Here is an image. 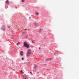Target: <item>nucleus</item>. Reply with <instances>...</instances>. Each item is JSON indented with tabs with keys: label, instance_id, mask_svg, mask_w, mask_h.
Instances as JSON below:
<instances>
[{
	"label": "nucleus",
	"instance_id": "11",
	"mask_svg": "<svg viewBox=\"0 0 79 79\" xmlns=\"http://www.w3.org/2000/svg\"><path fill=\"white\" fill-rule=\"evenodd\" d=\"M22 72H23V70H21L20 71V73H22Z\"/></svg>",
	"mask_w": 79,
	"mask_h": 79
},
{
	"label": "nucleus",
	"instance_id": "14",
	"mask_svg": "<svg viewBox=\"0 0 79 79\" xmlns=\"http://www.w3.org/2000/svg\"><path fill=\"white\" fill-rule=\"evenodd\" d=\"M34 43H35V42H33V44H34Z\"/></svg>",
	"mask_w": 79,
	"mask_h": 79
},
{
	"label": "nucleus",
	"instance_id": "8",
	"mask_svg": "<svg viewBox=\"0 0 79 79\" xmlns=\"http://www.w3.org/2000/svg\"><path fill=\"white\" fill-rule=\"evenodd\" d=\"M35 14L36 15H38L39 14V13H38L37 12H36Z\"/></svg>",
	"mask_w": 79,
	"mask_h": 79
},
{
	"label": "nucleus",
	"instance_id": "15",
	"mask_svg": "<svg viewBox=\"0 0 79 79\" xmlns=\"http://www.w3.org/2000/svg\"><path fill=\"white\" fill-rule=\"evenodd\" d=\"M24 79H27V78H26V77H25Z\"/></svg>",
	"mask_w": 79,
	"mask_h": 79
},
{
	"label": "nucleus",
	"instance_id": "6",
	"mask_svg": "<svg viewBox=\"0 0 79 79\" xmlns=\"http://www.w3.org/2000/svg\"><path fill=\"white\" fill-rule=\"evenodd\" d=\"M16 45H17V46H18V45H19V43H17Z\"/></svg>",
	"mask_w": 79,
	"mask_h": 79
},
{
	"label": "nucleus",
	"instance_id": "9",
	"mask_svg": "<svg viewBox=\"0 0 79 79\" xmlns=\"http://www.w3.org/2000/svg\"><path fill=\"white\" fill-rule=\"evenodd\" d=\"M34 68H36V66L35 65V66H34Z\"/></svg>",
	"mask_w": 79,
	"mask_h": 79
},
{
	"label": "nucleus",
	"instance_id": "13",
	"mask_svg": "<svg viewBox=\"0 0 79 79\" xmlns=\"http://www.w3.org/2000/svg\"><path fill=\"white\" fill-rule=\"evenodd\" d=\"M26 30H27V29H25V31H26Z\"/></svg>",
	"mask_w": 79,
	"mask_h": 79
},
{
	"label": "nucleus",
	"instance_id": "7",
	"mask_svg": "<svg viewBox=\"0 0 79 79\" xmlns=\"http://www.w3.org/2000/svg\"><path fill=\"white\" fill-rule=\"evenodd\" d=\"M41 31H42V30H40L39 31V32H41Z\"/></svg>",
	"mask_w": 79,
	"mask_h": 79
},
{
	"label": "nucleus",
	"instance_id": "1",
	"mask_svg": "<svg viewBox=\"0 0 79 79\" xmlns=\"http://www.w3.org/2000/svg\"><path fill=\"white\" fill-rule=\"evenodd\" d=\"M24 46L26 47H27V48H29V45H28V44H27L26 42L24 43Z\"/></svg>",
	"mask_w": 79,
	"mask_h": 79
},
{
	"label": "nucleus",
	"instance_id": "10",
	"mask_svg": "<svg viewBox=\"0 0 79 79\" xmlns=\"http://www.w3.org/2000/svg\"><path fill=\"white\" fill-rule=\"evenodd\" d=\"M22 60H24V58L23 57H22Z\"/></svg>",
	"mask_w": 79,
	"mask_h": 79
},
{
	"label": "nucleus",
	"instance_id": "19",
	"mask_svg": "<svg viewBox=\"0 0 79 79\" xmlns=\"http://www.w3.org/2000/svg\"><path fill=\"white\" fill-rule=\"evenodd\" d=\"M32 42H33V40H32Z\"/></svg>",
	"mask_w": 79,
	"mask_h": 79
},
{
	"label": "nucleus",
	"instance_id": "12",
	"mask_svg": "<svg viewBox=\"0 0 79 79\" xmlns=\"http://www.w3.org/2000/svg\"><path fill=\"white\" fill-rule=\"evenodd\" d=\"M30 73V74H32V72H31Z\"/></svg>",
	"mask_w": 79,
	"mask_h": 79
},
{
	"label": "nucleus",
	"instance_id": "17",
	"mask_svg": "<svg viewBox=\"0 0 79 79\" xmlns=\"http://www.w3.org/2000/svg\"><path fill=\"white\" fill-rule=\"evenodd\" d=\"M39 49H40V48H39Z\"/></svg>",
	"mask_w": 79,
	"mask_h": 79
},
{
	"label": "nucleus",
	"instance_id": "4",
	"mask_svg": "<svg viewBox=\"0 0 79 79\" xmlns=\"http://www.w3.org/2000/svg\"><path fill=\"white\" fill-rule=\"evenodd\" d=\"M6 2L7 4H9L10 3V1H6Z\"/></svg>",
	"mask_w": 79,
	"mask_h": 79
},
{
	"label": "nucleus",
	"instance_id": "18",
	"mask_svg": "<svg viewBox=\"0 0 79 79\" xmlns=\"http://www.w3.org/2000/svg\"><path fill=\"white\" fill-rule=\"evenodd\" d=\"M5 29H4L3 30V31H5Z\"/></svg>",
	"mask_w": 79,
	"mask_h": 79
},
{
	"label": "nucleus",
	"instance_id": "16",
	"mask_svg": "<svg viewBox=\"0 0 79 79\" xmlns=\"http://www.w3.org/2000/svg\"><path fill=\"white\" fill-rule=\"evenodd\" d=\"M22 74H23V72H22Z\"/></svg>",
	"mask_w": 79,
	"mask_h": 79
},
{
	"label": "nucleus",
	"instance_id": "5",
	"mask_svg": "<svg viewBox=\"0 0 79 79\" xmlns=\"http://www.w3.org/2000/svg\"><path fill=\"white\" fill-rule=\"evenodd\" d=\"M25 2V1H24V0H22V2Z\"/></svg>",
	"mask_w": 79,
	"mask_h": 79
},
{
	"label": "nucleus",
	"instance_id": "2",
	"mask_svg": "<svg viewBox=\"0 0 79 79\" xmlns=\"http://www.w3.org/2000/svg\"><path fill=\"white\" fill-rule=\"evenodd\" d=\"M31 54V51L29 50L28 51L27 55V56H29Z\"/></svg>",
	"mask_w": 79,
	"mask_h": 79
},
{
	"label": "nucleus",
	"instance_id": "3",
	"mask_svg": "<svg viewBox=\"0 0 79 79\" xmlns=\"http://www.w3.org/2000/svg\"><path fill=\"white\" fill-rule=\"evenodd\" d=\"M20 54L21 56H23V55H24V53H23V51H21L20 52Z\"/></svg>",
	"mask_w": 79,
	"mask_h": 79
}]
</instances>
